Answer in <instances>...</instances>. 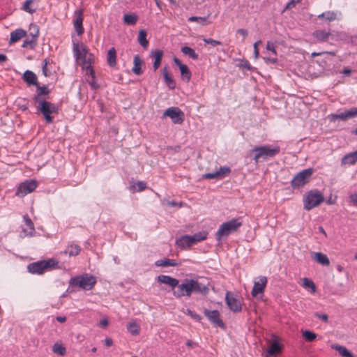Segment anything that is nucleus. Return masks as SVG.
Listing matches in <instances>:
<instances>
[{"instance_id": "nucleus-4", "label": "nucleus", "mask_w": 357, "mask_h": 357, "mask_svg": "<svg viewBox=\"0 0 357 357\" xmlns=\"http://www.w3.org/2000/svg\"><path fill=\"white\" fill-rule=\"evenodd\" d=\"M324 201L323 194L317 190H310L303 197V207L310 211Z\"/></svg>"}, {"instance_id": "nucleus-59", "label": "nucleus", "mask_w": 357, "mask_h": 357, "mask_svg": "<svg viewBox=\"0 0 357 357\" xmlns=\"http://www.w3.org/2000/svg\"><path fill=\"white\" fill-rule=\"evenodd\" d=\"M266 50L271 51L273 54H276V51L273 43L268 42L266 44Z\"/></svg>"}, {"instance_id": "nucleus-41", "label": "nucleus", "mask_w": 357, "mask_h": 357, "mask_svg": "<svg viewBox=\"0 0 357 357\" xmlns=\"http://www.w3.org/2000/svg\"><path fill=\"white\" fill-rule=\"evenodd\" d=\"M319 19L324 18L326 20L331 22L335 20L336 13L333 11H327L318 15Z\"/></svg>"}, {"instance_id": "nucleus-30", "label": "nucleus", "mask_w": 357, "mask_h": 357, "mask_svg": "<svg viewBox=\"0 0 357 357\" xmlns=\"http://www.w3.org/2000/svg\"><path fill=\"white\" fill-rule=\"evenodd\" d=\"M143 63V61L141 59L139 55H135L133 59V67L132 68V71L134 74L137 75H140L143 73L142 70V65Z\"/></svg>"}, {"instance_id": "nucleus-50", "label": "nucleus", "mask_w": 357, "mask_h": 357, "mask_svg": "<svg viewBox=\"0 0 357 357\" xmlns=\"http://www.w3.org/2000/svg\"><path fill=\"white\" fill-rule=\"evenodd\" d=\"M298 2L296 0H291L284 7V10H282V13H284L286 10H291V8H294L296 6V4Z\"/></svg>"}, {"instance_id": "nucleus-27", "label": "nucleus", "mask_w": 357, "mask_h": 357, "mask_svg": "<svg viewBox=\"0 0 357 357\" xmlns=\"http://www.w3.org/2000/svg\"><path fill=\"white\" fill-rule=\"evenodd\" d=\"M281 350L282 347L278 341L274 340L266 350V357L275 356L279 354L281 351Z\"/></svg>"}, {"instance_id": "nucleus-31", "label": "nucleus", "mask_w": 357, "mask_h": 357, "mask_svg": "<svg viewBox=\"0 0 357 357\" xmlns=\"http://www.w3.org/2000/svg\"><path fill=\"white\" fill-rule=\"evenodd\" d=\"M26 36V31L22 29H16L11 32L10 38V43H14L24 38Z\"/></svg>"}, {"instance_id": "nucleus-43", "label": "nucleus", "mask_w": 357, "mask_h": 357, "mask_svg": "<svg viewBox=\"0 0 357 357\" xmlns=\"http://www.w3.org/2000/svg\"><path fill=\"white\" fill-rule=\"evenodd\" d=\"M54 353L64 356L66 354V349L61 344L55 343L52 347Z\"/></svg>"}, {"instance_id": "nucleus-9", "label": "nucleus", "mask_w": 357, "mask_h": 357, "mask_svg": "<svg viewBox=\"0 0 357 357\" xmlns=\"http://www.w3.org/2000/svg\"><path fill=\"white\" fill-rule=\"evenodd\" d=\"M164 116H169L175 124H181L185 120V114L177 107H172L167 109L163 113Z\"/></svg>"}, {"instance_id": "nucleus-60", "label": "nucleus", "mask_w": 357, "mask_h": 357, "mask_svg": "<svg viewBox=\"0 0 357 357\" xmlns=\"http://www.w3.org/2000/svg\"><path fill=\"white\" fill-rule=\"evenodd\" d=\"M188 314L189 315H190L192 318L197 319V320H200L201 319V317L199 314H197V313H195V312L193 311H191L190 310H188Z\"/></svg>"}, {"instance_id": "nucleus-61", "label": "nucleus", "mask_w": 357, "mask_h": 357, "mask_svg": "<svg viewBox=\"0 0 357 357\" xmlns=\"http://www.w3.org/2000/svg\"><path fill=\"white\" fill-rule=\"evenodd\" d=\"M186 346L190 348H194L198 346V344L195 342H193L192 340H188L186 342Z\"/></svg>"}, {"instance_id": "nucleus-35", "label": "nucleus", "mask_w": 357, "mask_h": 357, "mask_svg": "<svg viewBox=\"0 0 357 357\" xmlns=\"http://www.w3.org/2000/svg\"><path fill=\"white\" fill-rule=\"evenodd\" d=\"M331 33L328 31H326L324 30H316L313 33V36L319 41H326L328 40Z\"/></svg>"}, {"instance_id": "nucleus-58", "label": "nucleus", "mask_w": 357, "mask_h": 357, "mask_svg": "<svg viewBox=\"0 0 357 357\" xmlns=\"http://www.w3.org/2000/svg\"><path fill=\"white\" fill-rule=\"evenodd\" d=\"M236 32L241 34L243 37V39L245 38L248 34V30L245 29H238Z\"/></svg>"}, {"instance_id": "nucleus-56", "label": "nucleus", "mask_w": 357, "mask_h": 357, "mask_svg": "<svg viewBox=\"0 0 357 357\" xmlns=\"http://www.w3.org/2000/svg\"><path fill=\"white\" fill-rule=\"evenodd\" d=\"M314 316L318 317V318H319L320 319H321L324 322H327L328 321V317L326 314H319L318 312H316L314 314Z\"/></svg>"}, {"instance_id": "nucleus-28", "label": "nucleus", "mask_w": 357, "mask_h": 357, "mask_svg": "<svg viewBox=\"0 0 357 357\" xmlns=\"http://www.w3.org/2000/svg\"><path fill=\"white\" fill-rule=\"evenodd\" d=\"M25 225L27 227L28 229H23V231L28 236H32L35 233V227L33 222L31 220V218L29 217L28 215H24L23 216Z\"/></svg>"}, {"instance_id": "nucleus-11", "label": "nucleus", "mask_w": 357, "mask_h": 357, "mask_svg": "<svg viewBox=\"0 0 357 357\" xmlns=\"http://www.w3.org/2000/svg\"><path fill=\"white\" fill-rule=\"evenodd\" d=\"M37 187V182L35 180L26 181L21 183L18 187L16 195L24 197V195L33 192Z\"/></svg>"}, {"instance_id": "nucleus-7", "label": "nucleus", "mask_w": 357, "mask_h": 357, "mask_svg": "<svg viewBox=\"0 0 357 357\" xmlns=\"http://www.w3.org/2000/svg\"><path fill=\"white\" fill-rule=\"evenodd\" d=\"M58 264V261L54 259L42 260L31 263L28 265L27 269L31 273L41 274L45 270L51 269Z\"/></svg>"}, {"instance_id": "nucleus-5", "label": "nucleus", "mask_w": 357, "mask_h": 357, "mask_svg": "<svg viewBox=\"0 0 357 357\" xmlns=\"http://www.w3.org/2000/svg\"><path fill=\"white\" fill-rule=\"evenodd\" d=\"M96 283L94 276L89 274H84L72 278L70 284L73 286H77L85 290H91Z\"/></svg>"}, {"instance_id": "nucleus-8", "label": "nucleus", "mask_w": 357, "mask_h": 357, "mask_svg": "<svg viewBox=\"0 0 357 357\" xmlns=\"http://www.w3.org/2000/svg\"><path fill=\"white\" fill-rule=\"evenodd\" d=\"M313 169H305L296 174L291 181V185L294 189H298L307 183L313 174Z\"/></svg>"}, {"instance_id": "nucleus-42", "label": "nucleus", "mask_w": 357, "mask_h": 357, "mask_svg": "<svg viewBox=\"0 0 357 357\" xmlns=\"http://www.w3.org/2000/svg\"><path fill=\"white\" fill-rule=\"evenodd\" d=\"M81 248L77 245H71L66 250V253H68L70 256H77L79 254Z\"/></svg>"}, {"instance_id": "nucleus-23", "label": "nucleus", "mask_w": 357, "mask_h": 357, "mask_svg": "<svg viewBox=\"0 0 357 357\" xmlns=\"http://www.w3.org/2000/svg\"><path fill=\"white\" fill-rule=\"evenodd\" d=\"M163 51L160 50H155L151 52L150 56L154 59L153 69L156 70L158 69L161 64L163 56Z\"/></svg>"}, {"instance_id": "nucleus-55", "label": "nucleus", "mask_w": 357, "mask_h": 357, "mask_svg": "<svg viewBox=\"0 0 357 357\" xmlns=\"http://www.w3.org/2000/svg\"><path fill=\"white\" fill-rule=\"evenodd\" d=\"M136 185L138 188V191H142L146 188V183L144 181H137Z\"/></svg>"}, {"instance_id": "nucleus-46", "label": "nucleus", "mask_w": 357, "mask_h": 357, "mask_svg": "<svg viewBox=\"0 0 357 357\" xmlns=\"http://www.w3.org/2000/svg\"><path fill=\"white\" fill-rule=\"evenodd\" d=\"M303 287L306 288L311 289L312 292H315L316 291V286L312 280L308 279V278H304L303 279Z\"/></svg>"}, {"instance_id": "nucleus-37", "label": "nucleus", "mask_w": 357, "mask_h": 357, "mask_svg": "<svg viewBox=\"0 0 357 357\" xmlns=\"http://www.w3.org/2000/svg\"><path fill=\"white\" fill-rule=\"evenodd\" d=\"M181 51L183 54L188 55L189 57L194 60H197L199 59V55L195 52V51L192 48L190 47L184 46L181 47Z\"/></svg>"}, {"instance_id": "nucleus-57", "label": "nucleus", "mask_w": 357, "mask_h": 357, "mask_svg": "<svg viewBox=\"0 0 357 357\" xmlns=\"http://www.w3.org/2000/svg\"><path fill=\"white\" fill-rule=\"evenodd\" d=\"M109 325V321L107 318H104L102 320H100L99 323V326L101 328H106Z\"/></svg>"}, {"instance_id": "nucleus-51", "label": "nucleus", "mask_w": 357, "mask_h": 357, "mask_svg": "<svg viewBox=\"0 0 357 357\" xmlns=\"http://www.w3.org/2000/svg\"><path fill=\"white\" fill-rule=\"evenodd\" d=\"M204 42L207 44H210L212 46H216L218 45H221V42L219 40H216L212 38H204Z\"/></svg>"}, {"instance_id": "nucleus-40", "label": "nucleus", "mask_w": 357, "mask_h": 357, "mask_svg": "<svg viewBox=\"0 0 357 357\" xmlns=\"http://www.w3.org/2000/svg\"><path fill=\"white\" fill-rule=\"evenodd\" d=\"M123 21L128 25H134L137 21V16L135 14H125Z\"/></svg>"}, {"instance_id": "nucleus-62", "label": "nucleus", "mask_w": 357, "mask_h": 357, "mask_svg": "<svg viewBox=\"0 0 357 357\" xmlns=\"http://www.w3.org/2000/svg\"><path fill=\"white\" fill-rule=\"evenodd\" d=\"M350 199L353 204L357 206V193L351 195Z\"/></svg>"}, {"instance_id": "nucleus-15", "label": "nucleus", "mask_w": 357, "mask_h": 357, "mask_svg": "<svg viewBox=\"0 0 357 357\" xmlns=\"http://www.w3.org/2000/svg\"><path fill=\"white\" fill-rule=\"evenodd\" d=\"M357 116V107H352L349 110H346L340 114H335L331 115L332 120L340 119L342 121H347L349 119H353Z\"/></svg>"}, {"instance_id": "nucleus-22", "label": "nucleus", "mask_w": 357, "mask_h": 357, "mask_svg": "<svg viewBox=\"0 0 357 357\" xmlns=\"http://www.w3.org/2000/svg\"><path fill=\"white\" fill-rule=\"evenodd\" d=\"M83 11L82 10H79L75 12L76 18L74 20V27L75 31H77L78 35H82L84 29L82 26L83 17H82Z\"/></svg>"}, {"instance_id": "nucleus-26", "label": "nucleus", "mask_w": 357, "mask_h": 357, "mask_svg": "<svg viewBox=\"0 0 357 357\" xmlns=\"http://www.w3.org/2000/svg\"><path fill=\"white\" fill-rule=\"evenodd\" d=\"M162 73L166 85L169 89H174L176 88V82L172 75L169 73L167 68L164 67L162 70Z\"/></svg>"}, {"instance_id": "nucleus-16", "label": "nucleus", "mask_w": 357, "mask_h": 357, "mask_svg": "<svg viewBox=\"0 0 357 357\" xmlns=\"http://www.w3.org/2000/svg\"><path fill=\"white\" fill-rule=\"evenodd\" d=\"M73 52L76 59H82L83 63L86 65V57L88 52L87 47L82 43L79 45L77 43H73Z\"/></svg>"}, {"instance_id": "nucleus-38", "label": "nucleus", "mask_w": 357, "mask_h": 357, "mask_svg": "<svg viewBox=\"0 0 357 357\" xmlns=\"http://www.w3.org/2000/svg\"><path fill=\"white\" fill-rule=\"evenodd\" d=\"M333 348H335L343 357H355L354 354L344 346L337 344L335 345Z\"/></svg>"}, {"instance_id": "nucleus-49", "label": "nucleus", "mask_w": 357, "mask_h": 357, "mask_svg": "<svg viewBox=\"0 0 357 357\" xmlns=\"http://www.w3.org/2000/svg\"><path fill=\"white\" fill-rule=\"evenodd\" d=\"M220 173H218V172H215L213 173H206L202 176L203 178L205 179H213V178H219V174Z\"/></svg>"}, {"instance_id": "nucleus-1", "label": "nucleus", "mask_w": 357, "mask_h": 357, "mask_svg": "<svg viewBox=\"0 0 357 357\" xmlns=\"http://www.w3.org/2000/svg\"><path fill=\"white\" fill-rule=\"evenodd\" d=\"M280 151V148L278 146H271L270 145L255 146L250 150L251 153H255L253 160L256 164L260 161V159L266 160L275 157Z\"/></svg>"}, {"instance_id": "nucleus-39", "label": "nucleus", "mask_w": 357, "mask_h": 357, "mask_svg": "<svg viewBox=\"0 0 357 357\" xmlns=\"http://www.w3.org/2000/svg\"><path fill=\"white\" fill-rule=\"evenodd\" d=\"M127 329L133 335H137L140 333V327L135 321L129 323Z\"/></svg>"}, {"instance_id": "nucleus-24", "label": "nucleus", "mask_w": 357, "mask_h": 357, "mask_svg": "<svg viewBox=\"0 0 357 357\" xmlns=\"http://www.w3.org/2000/svg\"><path fill=\"white\" fill-rule=\"evenodd\" d=\"M39 30L37 29L35 33H31V37H28L24 41L22 47L25 48L33 49L36 45L37 38L38 37Z\"/></svg>"}, {"instance_id": "nucleus-29", "label": "nucleus", "mask_w": 357, "mask_h": 357, "mask_svg": "<svg viewBox=\"0 0 357 357\" xmlns=\"http://www.w3.org/2000/svg\"><path fill=\"white\" fill-rule=\"evenodd\" d=\"M312 257L319 264L323 266H328L330 261L326 255L321 252H312Z\"/></svg>"}, {"instance_id": "nucleus-34", "label": "nucleus", "mask_w": 357, "mask_h": 357, "mask_svg": "<svg viewBox=\"0 0 357 357\" xmlns=\"http://www.w3.org/2000/svg\"><path fill=\"white\" fill-rule=\"evenodd\" d=\"M107 63L110 67H114L116 65V52L114 47L110 48L108 51Z\"/></svg>"}, {"instance_id": "nucleus-33", "label": "nucleus", "mask_w": 357, "mask_h": 357, "mask_svg": "<svg viewBox=\"0 0 357 357\" xmlns=\"http://www.w3.org/2000/svg\"><path fill=\"white\" fill-rule=\"evenodd\" d=\"M356 162H357V150L346 155L342 159V163L344 165H354Z\"/></svg>"}, {"instance_id": "nucleus-6", "label": "nucleus", "mask_w": 357, "mask_h": 357, "mask_svg": "<svg viewBox=\"0 0 357 357\" xmlns=\"http://www.w3.org/2000/svg\"><path fill=\"white\" fill-rule=\"evenodd\" d=\"M38 105L37 106L38 111L40 112L43 115L46 122L47 123H51L54 121L53 116H51L52 114H58L59 112V107L58 105L52 103L47 100H43L40 102H37Z\"/></svg>"}, {"instance_id": "nucleus-17", "label": "nucleus", "mask_w": 357, "mask_h": 357, "mask_svg": "<svg viewBox=\"0 0 357 357\" xmlns=\"http://www.w3.org/2000/svg\"><path fill=\"white\" fill-rule=\"evenodd\" d=\"M267 284V278L265 276H261L259 278V280L255 282L252 290V295L255 297L259 294H263L265 289V287Z\"/></svg>"}, {"instance_id": "nucleus-64", "label": "nucleus", "mask_w": 357, "mask_h": 357, "mask_svg": "<svg viewBox=\"0 0 357 357\" xmlns=\"http://www.w3.org/2000/svg\"><path fill=\"white\" fill-rule=\"evenodd\" d=\"M56 319L57 321H59L60 323H64L66 321V317L64 316L63 317L58 316L56 317Z\"/></svg>"}, {"instance_id": "nucleus-19", "label": "nucleus", "mask_w": 357, "mask_h": 357, "mask_svg": "<svg viewBox=\"0 0 357 357\" xmlns=\"http://www.w3.org/2000/svg\"><path fill=\"white\" fill-rule=\"evenodd\" d=\"M36 87V94L33 97L35 103L45 100L43 96H47L50 91L46 86H40L38 83L35 86Z\"/></svg>"}, {"instance_id": "nucleus-44", "label": "nucleus", "mask_w": 357, "mask_h": 357, "mask_svg": "<svg viewBox=\"0 0 357 357\" xmlns=\"http://www.w3.org/2000/svg\"><path fill=\"white\" fill-rule=\"evenodd\" d=\"M33 3V0H26L23 6H22V10H24V11L30 13V14H33L36 12V8H32L30 7V5Z\"/></svg>"}, {"instance_id": "nucleus-63", "label": "nucleus", "mask_w": 357, "mask_h": 357, "mask_svg": "<svg viewBox=\"0 0 357 357\" xmlns=\"http://www.w3.org/2000/svg\"><path fill=\"white\" fill-rule=\"evenodd\" d=\"M105 344L107 346V347H111L112 344H113V341L111 338L109 337H107L105 340Z\"/></svg>"}, {"instance_id": "nucleus-54", "label": "nucleus", "mask_w": 357, "mask_h": 357, "mask_svg": "<svg viewBox=\"0 0 357 357\" xmlns=\"http://www.w3.org/2000/svg\"><path fill=\"white\" fill-rule=\"evenodd\" d=\"M261 40H258L254 43V52L253 54L255 59H257L259 54V50H258V45L261 43Z\"/></svg>"}, {"instance_id": "nucleus-25", "label": "nucleus", "mask_w": 357, "mask_h": 357, "mask_svg": "<svg viewBox=\"0 0 357 357\" xmlns=\"http://www.w3.org/2000/svg\"><path fill=\"white\" fill-rule=\"evenodd\" d=\"M22 78L29 86H36L38 83L36 74L29 70L24 73Z\"/></svg>"}, {"instance_id": "nucleus-36", "label": "nucleus", "mask_w": 357, "mask_h": 357, "mask_svg": "<svg viewBox=\"0 0 357 357\" xmlns=\"http://www.w3.org/2000/svg\"><path fill=\"white\" fill-rule=\"evenodd\" d=\"M147 33L145 30L141 29L139 31L137 40L139 43L142 45V47L144 49H146L149 45V41L146 39Z\"/></svg>"}, {"instance_id": "nucleus-48", "label": "nucleus", "mask_w": 357, "mask_h": 357, "mask_svg": "<svg viewBox=\"0 0 357 357\" xmlns=\"http://www.w3.org/2000/svg\"><path fill=\"white\" fill-rule=\"evenodd\" d=\"M238 66L239 68H245L250 71H254L256 69L255 67L252 66L247 60H242L241 62L238 64Z\"/></svg>"}, {"instance_id": "nucleus-21", "label": "nucleus", "mask_w": 357, "mask_h": 357, "mask_svg": "<svg viewBox=\"0 0 357 357\" xmlns=\"http://www.w3.org/2000/svg\"><path fill=\"white\" fill-rule=\"evenodd\" d=\"M157 280L160 283L169 285L172 288V290L175 289V287L178 284V279L172 278L169 275H158L157 278Z\"/></svg>"}, {"instance_id": "nucleus-47", "label": "nucleus", "mask_w": 357, "mask_h": 357, "mask_svg": "<svg viewBox=\"0 0 357 357\" xmlns=\"http://www.w3.org/2000/svg\"><path fill=\"white\" fill-rule=\"evenodd\" d=\"M218 173H220L218 174L219 178H222L226 176V174H228L230 173L231 169L229 167H220V169L217 171Z\"/></svg>"}, {"instance_id": "nucleus-2", "label": "nucleus", "mask_w": 357, "mask_h": 357, "mask_svg": "<svg viewBox=\"0 0 357 357\" xmlns=\"http://www.w3.org/2000/svg\"><path fill=\"white\" fill-rule=\"evenodd\" d=\"M241 225V218H233L222 223L215 234L217 240L220 241L222 236H228L231 233L236 231Z\"/></svg>"}, {"instance_id": "nucleus-52", "label": "nucleus", "mask_w": 357, "mask_h": 357, "mask_svg": "<svg viewBox=\"0 0 357 357\" xmlns=\"http://www.w3.org/2000/svg\"><path fill=\"white\" fill-rule=\"evenodd\" d=\"M188 20L190 22H197L201 24H204V22L206 21V18L202 17L192 16L188 19Z\"/></svg>"}, {"instance_id": "nucleus-14", "label": "nucleus", "mask_w": 357, "mask_h": 357, "mask_svg": "<svg viewBox=\"0 0 357 357\" xmlns=\"http://www.w3.org/2000/svg\"><path fill=\"white\" fill-rule=\"evenodd\" d=\"M225 301L230 310L234 312H239L242 310L241 303L238 299L230 296L229 292H227Z\"/></svg>"}, {"instance_id": "nucleus-10", "label": "nucleus", "mask_w": 357, "mask_h": 357, "mask_svg": "<svg viewBox=\"0 0 357 357\" xmlns=\"http://www.w3.org/2000/svg\"><path fill=\"white\" fill-rule=\"evenodd\" d=\"M176 289L172 290V294L176 298H180L183 296L190 297V289L189 284V279H185L183 282L181 284H178L176 287Z\"/></svg>"}, {"instance_id": "nucleus-18", "label": "nucleus", "mask_w": 357, "mask_h": 357, "mask_svg": "<svg viewBox=\"0 0 357 357\" xmlns=\"http://www.w3.org/2000/svg\"><path fill=\"white\" fill-rule=\"evenodd\" d=\"M173 61L178 67L182 79L187 82H189L191 78V72L188 67L185 64L182 63L176 57L173 59Z\"/></svg>"}, {"instance_id": "nucleus-20", "label": "nucleus", "mask_w": 357, "mask_h": 357, "mask_svg": "<svg viewBox=\"0 0 357 357\" xmlns=\"http://www.w3.org/2000/svg\"><path fill=\"white\" fill-rule=\"evenodd\" d=\"M86 75L87 78H86V82L90 85L91 88L93 89H97L99 88V84L96 81V75L93 69L91 67V64L89 63L88 66H86Z\"/></svg>"}, {"instance_id": "nucleus-53", "label": "nucleus", "mask_w": 357, "mask_h": 357, "mask_svg": "<svg viewBox=\"0 0 357 357\" xmlns=\"http://www.w3.org/2000/svg\"><path fill=\"white\" fill-rule=\"evenodd\" d=\"M43 66H42V71H43V74L45 76V77H48L49 76V73H47V66L48 64V61L47 59H45L43 62Z\"/></svg>"}, {"instance_id": "nucleus-13", "label": "nucleus", "mask_w": 357, "mask_h": 357, "mask_svg": "<svg viewBox=\"0 0 357 357\" xmlns=\"http://www.w3.org/2000/svg\"><path fill=\"white\" fill-rule=\"evenodd\" d=\"M204 314L211 322L213 323L216 326H220L221 328L225 327V324L220 319V312L218 310H209L205 309L204 311Z\"/></svg>"}, {"instance_id": "nucleus-12", "label": "nucleus", "mask_w": 357, "mask_h": 357, "mask_svg": "<svg viewBox=\"0 0 357 357\" xmlns=\"http://www.w3.org/2000/svg\"><path fill=\"white\" fill-rule=\"evenodd\" d=\"M189 284L191 294L195 293L206 295L209 291V289L206 284L197 280L189 279Z\"/></svg>"}, {"instance_id": "nucleus-45", "label": "nucleus", "mask_w": 357, "mask_h": 357, "mask_svg": "<svg viewBox=\"0 0 357 357\" xmlns=\"http://www.w3.org/2000/svg\"><path fill=\"white\" fill-rule=\"evenodd\" d=\"M303 337L308 342H312L316 339V334L310 331H305L303 333Z\"/></svg>"}, {"instance_id": "nucleus-3", "label": "nucleus", "mask_w": 357, "mask_h": 357, "mask_svg": "<svg viewBox=\"0 0 357 357\" xmlns=\"http://www.w3.org/2000/svg\"><path fill=\"white\" fill-rule=\"evenodd\" d=\"M206 235L205 232H198L192 236L183 235L176 240V245L181 249H187L196 243L205 240Z\"/></svg>"}, {"instance_id": "nucleus-32", "label": "nucleus", "mask_w": 357, "mask_h": 357, "mask_svg": "<svg viewBox=\"0 0 357 357\" xmlns=\"http://www.w3.org/2000/svg\"><path fill=\"white\" fill-rule=\"evenodd\" d=\"M181 263L177 262L175 259H164L158 260L155 262L156 266H178Z\"/></svg>"}]
</instances>
